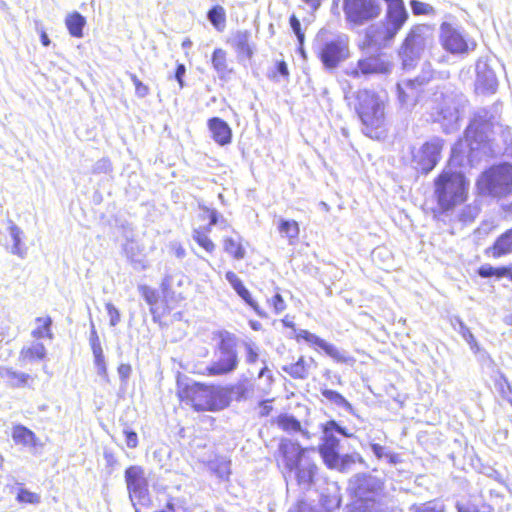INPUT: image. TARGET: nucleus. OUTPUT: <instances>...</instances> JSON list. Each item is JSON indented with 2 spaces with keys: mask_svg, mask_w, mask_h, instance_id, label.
I'll return each mask as SVG.
<instances>
[{
  "mask_svg": "<svg viewBox=\"0 0 512 512\" xmlns=\"http://www.w3.org/2000/svg\"><path fill=\"white\" fill-rule=\"evenodd\" d=\"M512 141L510 129L487 110L479 111L465 131V137L452 148L450 167L474 166L500 152V142Z\"/></svg>",
  "mask_w": 512,
  "mask_h": 512,
  "instance_id": "f257e3e1",
  "label": "nucleus"
},
{
  "mask_svg": "<svg viewBox=\"0 0 512 512\" xmlns=\"http://www.w3.org/2000/svg\"><path fill=\"white\" fill-rule=\"evenodd\" d=\"M314 452V448H303L291 439H281L279 453L285 478L294 473L298 485L304 489L309 488L317 470L316 464L309 456V453Z\"/></svg>",
  "mask_w": 512,
  "mask_h": 512,
  "instance_id": "f03ea898",
  "label": "nucleus"
},
{
  "mask_svg": "<svg viewBox=\"0 0 512 512\" xmlns=\"http://www.w3.org/2000/svg\"><path fill=\"white\" fill-rule=\"evenodd\" d=\"M355 110L362 122L364 134L380 139L386 126L383 100L372 91L360 90L356 94Z\"/></svg>",
  "mask_w": 512,
  "mask_h": 512,
  "instance_id": "7ed1b4c3",
  "label": "nucleus"
},
{
  "mask_svg": "<svg viewBox=\"0 0 512 512\" xmlns=\"http://www.w3.org/2000/svg\"><path fill=\"white\" fill-rule=\"evenodd\" d=\"M477 188L481 195L506 197L512 193V165L503 163L484 171L477 180Z\"/></svg>",
  "mask_w": 512,
  "mask_h": 512,
  "instance_id": "20e7f679",
  "label": "nucleus"
},
{
  "mask_svg": "<svg viewBox=\"0 0 512 512\" xmlns=\"http://www.w3.org/2000/svg\"><path fill=\"white\" fill-rule=\"evenodd\" d=\"M435 186L438 203L443 210H448L465 200L466 181L459 171H443L435 181Z\"/></svg>",
  "mask_w": 512,
  "mask_h": 512,
  "instance_id": "39448f33",
  "label": "nucleus"
},
{
  "mask_svg": "<svg viewBox=\"0 0 512 512\" xmlns=\"http://www.w3.org/2000/svg\"><path fill=\"white\" fill-rule=\"evenodd\" d=\"M433 41V30L429 26L418 25L413 27L399 51L403 67L405 69L412 68L420 59L424 50L432 46Z\"/></svg>",
  "mask_w": 512,
  "mask_h": 512,
  "instance_id": "423d86ee",
  "label": "nucleus"
},
{
  "mask_svg": "<svg viewBox=\"0 0 512 512\" xmlns=\"http://www.w3.org/2000/svg\"><path fill=\"white\" fill-rule=\"evenodd\" d=\"M238 366L236 338L228 333L220 334V343L215 352V360L206 367L210 376H222L233 372Z\"/></svg>",
  "mask_w": 512,
  "mask_h": 512,
  "instance_id": "0eeeda50",
  "label": "nucleus"
},
{
  "mask_svg": "<svg viewBox=\"0 0 512 512\" xmlns=\"http://www.w3.org/2000/svg\"><path fill=\"white\" fill-rule=\"evenodd\" d=\"M434 102L437 103L436 118L442 124L446 133H450L459 127L462 109L464 108L465 99L458 94H435Z\"/></svg>",
  "mask_w": 512,
  "mask_h": 512,
  "instance_id": "6e6552de",
  "label": "nucleus"
},
{
  "mask_svg": "<svg viewBox=\"0 0 512 512\" xmlns=\"http://www.w3.org/2000/svg\"><path fill=\"white\" fill-rule=\"evenodd\" d=\"M322 431V444L319 447V452L324 463L329 468H336L339 465V439L335 436V432L345 437H352V433L347 432L346 429L339 426L333 420L325 423L322 427Z\"/></svg>",
  "mask_w": 512,
  "mask_h": 512,
  "instance_id": "1a4fd4ad",
  "label": "nucleus"
},
{
  "mask_svg": "<svg viewBox=\"0 0 512 512\" xmlns=\"http://www.w3.org/2000/svg\"><path fill=\"white\" fill-rule=\"evenodd\" d=\"M349 56V38L345 34L337 35L334 39L327 41L320 52L321 61L328 69L336 68Z\"/></svg>",
  "mask_w": 512,
  "mask_h": 512,
  "instance_id": "9d476101",
  "label": "nucleus"
},
{
  "mask_svg": "<svg viewBox=\"0 0 512 512\" xmlns=\"http://www.w3.org/2000/svg\"><path fill=\"white\" fill-rule=\"evenodd\" d=\"M440 40L443 48L452 54H466L476 47L473 40L466 36L457 28L448 23L441 25Z\"/></svg>",
  "mask_w": 512,
  "mask_h": 512,
  "instance_id": "9b49d317",
  "label": "nucleus"
},
{
  "mask_svg": "<svg viewBox=\"0 0 512 512\" xmlns=\"http://www.w3.org/2000/svg\"><path fill=\"white\" fill-rule=\"evenodd\" d=\"M442 148L443 141L435 137L414 149L412 155L416 168L424 173L431 171L439 161Z\"/></svg>",
  "mask_w": 512,
  "mask_h": 512,
  "instance_id": "f8f14e48",
  "label": "nucleus"
},
{
  "mask_svg": "<svg viewBox=\"0 0 512 512\" xmlns=\"http://www.w3.org/2000/svg\"><path fill=\"white\" fill-rule=\"evenodd\" d=\"M392 62L385 54H376L360 59L357 67L346 70V74L351 77L359 75L370 76L374 74H388L392 70Z\"/></svg>",
  "mask_w": 512,
  "mask_h": 512,
  "instance_id": "ddd939ff",
  "label": "nucleus"
},
{
  "mask_svg": "<svg viewBox=\"0 0 512 512\" xmlns=\"http://www.w3.org/2000/svg\"><path fill=\"white\" fill-rule=\"evenodd\" d=\"M125 479L131 500H136L142 506H149L151 500L142 468L138 466L129 467L125 472Z\"/></svg>",
  "mask_w": 512,
  "mask_h": 512,
  "instance_id": "4468645a",
  "label": "nucleus"
},
{
  "mask_svg": "<svg viewBox=\"0 0 512 512\" xmlns=\"http://www.w3.org/2000/svg\"><path fill=\"white\" fill-rule=\"evenodd\" d=\"M181 401L191 405L197 411H210L211 392L209 386L199 383L187 385L178 392Z\"/></svg>",
  "mask_w": 512,
  "mask_h": 512,
  "instance_id": "2eb2a0df",
  "label": "nucleus"
},
{
  "mask_svg": "<svg viewBox=\"0 0 512 512\" xmlns=\"http://www.w3.org/2000/svg\"><path fill=\"white\" fill-rule=\"evenodd\" d=\"M344 11L348 21L354 24L377 17L381 8L376 2H345Z\"/></svg>",
  "mask_w": 512,
  "mask_h": 512,
  "instance_id": "dca6fc26",
  "label": "nucleus"
},
{
  "mask_svg": "<svg viewBox=\"0 0 512 512\" xmlns=\"http://www.w3.org/2000/svg\"><path fill=\"white\" fill-rule=\"evenodd\" d=\"M350 487L354 491L356 497L359 498L358 502L370 504L368 492H375L381 489V483L378 479L368 475H355L350 480Z\"/></svg>",
  "mask_w": 512,
  "mask_h": 512,
  "instance_id": "f3484780",
  "label": "nucleus"
},
{
  "mask_svg": "<svg viewBox=\"0 0 512 512\" xmlns=\"http://www.w3.org/2000/svg\"><path fill=\"white\" fill-rule=\"evenodd\" d=\"M476 86L485 92H495L497 88V78L493 70L490 69L489 65L482 60L476 63Z\"/></svg>",
  "mask_w": 512,
  "mask_h": 512,
  "instance_id": "a211bd4d",
  "label": "nucleus"
},
{
  "mask_svg": "<svg viewBox=\"0 0 512 512\" xmlns=\"http://www.w3.org/2000/svg\"><path fill=\"white\" fill-rule=\"evenodd\" d=\"M310 345L318 346L321 348L329 357L340 363L353 362V358L350 357L345 351L339 350L333 344L326 342L317 335L311 333L306 341Z\"/></svg>",
  "mask_w": 512,
  "mask_h": 512,
  "instance_id": "6ab92c4d",
  "label": "nucleus"
},
{
  "mask_svg": "<svg viewBox=\"0 0 512 512\" xmlns=\"http://www.w3.org/2000/svg\"><path fill=\"white\" fill-rule=\"evenodd\" d=\"M408 18L403 2H388L387 20L392 28L389 35H396Z\"/></svg>",
  "mask_w": 512,
  "mask_h": 512,
  "instance_id": "aec40b11",
  "label": "nucleus"
},
{
  "mask_svg": "<svg viewBox=\"0 0 512 512\" xmlns=\"http://www.w3.org/2000/svg\"><path fill=\"white\" fill-rule=\"evenodd\" d=\"M392 32V28L387 24L371 26L366 31V44L368 46L374 45L376 47H385L390 41L394 39L396 35H389Z\"/></svg>",
  "mask_w": 512,
  "mask_h": 512,
  "instance_id": "412c9836",
  "label": "nucleus"
},
{
  "mask_svg": "<svg viewBox=\"0 0 512 512\" xmlns=\"http://www.w3.org/2000/svg\"><path fill=\"white\" fill-rule=\"evenodd\" d=\"M208 127L212 138L219 145L224 146L231 142L232 131L224 120L217 117L212 118L208 122Z\"/></svg>",
  "mask_w": 512,
  "mask_h": 512,
  "instance_id": "4be33fe9",
  "label": "nucleus"
},
{
  "mask_svg": "<svg viewBox=\"0 0 512 512\" xmlns=\"http://www.w3.org/2000/svg\"><path fill=\"white\" fill-rule=\"evenodd\" d=\"M232 44L235 47L240 58L250 59L253 55V47L250 44V33L247 31H238L232 38Z\"/></svg>",
  "mask_w": 512,
  "mask_h": 512,
  "instance_id": "5701e85b",
  "label": "nucleus"
},
{
  "mask_svg": "<svg viewBox=\"0 0 512 512\" xmlns=\"http://www.w3.org/2000/svg\"><path fill=\"white\" fill-rule=\"evenodd\" d=\"M13 441L25 447H35L38 444V439L33 431L22 425H17L12 430Z\"/></svg>",
  "mask_w": 512,
  "mask_h": 512,
  "instance_id": "b1692460",
  "label": "nucleus"
},
{
  "mask_svg": "<svg viewBox=\"0 0 512 512\" xmlns=\"http://www.w3.org/2000/svg\"><path fill=\"white\" fill-rule=\"evenodd\" d=\"M490 251L494 258L512 253V228L496 239Z\"/></svg>",
  "mask_w": 512,
  "mask_h": 512,
  "instance_id": "393cba45",
  "label": "nucleus"
},
{
  "mask_svg": "<svg viewBox=\"0 0 512 512\" xmlns=\"http://www.w3.org/2000/svg\"><path fill=\"white\" fill-rule=\"evenodd\" d=\"M65 25L71 36L81 38L83 37V28L86 25V19L80 13L72 12L66 16Z\"/></svg>",
  "mask_w": 512,
  "mask_h": 512,
  "instance_id": "a878e982",
  "label": "nucleus"
},
{
  "mask_svg": "<svg viewBox=\"0 0 512 512\" xmlns=\"http://www.w3.org/2000/svg\"><path fill=\"white\" fill-rule=\"evenodd\" d=\"M277 423L279 427L287 433L292 434L299 432L306 439L311 438V434L307 430L302 429L300 422L293 416L281 415L279 416Z\"/></svg>",
  "mask_w": 512,
  "mask_h": 512,
  "instance_id": "bb28decb",
  "label": "nucleus"
},
{
  "mask_svg": "<svg viewBox=\"0 0 512 512\" xmlns=\"http://www.w3.org/2000/svg\"><path fill=\"white\" fill-rule=\"evenodd\" d=\"M398 98L402 105H408L417 96L416 81L407 80L397 84Z\"/></svg>",
  "mask_w": 512,
  "mask_h": 512,
  "instance_id": "cd10ccee",
  "label": "nucleus"
},
{
  "mask_svg": "<svg viewBox=\"0 0 512 512\" xmlns=\"http://www.w3.org/2000/svg\"><path fill=\"white\" fill-rule=\"evenodd\" d=\"M211 392L210 411L222 410L229 404L228 392L221 387H209Z\"/></svg>",
  "mask_w": 512,
  "mask_h": 512,
  "instance_id": "c85d7f7f",
  "label": "nucleus"
},
{
  "mask_svg": "<svg viewBox=\"0 0 512 512\" xmlns=\"http://www.w3.org/2000/svg\"><path fill=\"white\" fill-rule=\"evenodd\" d=\"M278 230L282 237H285L289 240L290 244L295 243L300 232L299 225L295 220L280 219Z\"/></svg>",
  "mask_w": 512,
  "mask_h": 512,
  "instance_id": "c756f323",
  "label": "nucleus"
},
{
  "mask_svg": "<svg viewBox=\"0 0 512 512\" xmlns=\"http://www.w3.org/2000/svg\"><path fill=\"white\" fill-rule=\"evenodd\" d=\"M46 356V348L42 343L36 342L29 347L22 348L20 352V359L22 361L31 362L34 360H41Z\"/></svg>",
  "mask_w": 512,
  "mask_h": 512,
  "instance_id": "7c9ffc66",
  "label": "nucleus"
},
{
  "mask_svg": "<svg viewBox=\"0 0 512 512\" xmlns=\"http://www.w3.org/2000/svg\"><path fill=\"white\" fill-rule=\"evenodd\" d=\"M36 327L32 330L31 335L36 339L49 338L52 339L51 332L52 319L50 317H38L35 320Z\"/></svg>",
  "mask_w": 512,
  "mask_h": 512,
  "instance_id": "2f4dec72",
  "label": "nucleus"
},
{
  "mask_svg": "<svg viewBox=\"0 0 512 512\" xmlns=\"http://www.w3.org/2000/svg\"><path fill=\"white\" fill-rule=\"evenodd\" d=\"M284 370L293 378L305 379L309 373V364L304 357H300L296 363L284 367Z\"/></svg>",
  "mask_w": 512,
  "mask_h": 512,
  "instance_id": "473e14b6",
  "label": "nucleus"
},
{
  "mask_svg": "<svg viewBox=\"0 0 512 512\" xmlns=\"http://www.w3.org/2000/svg\"><path fill=\"white\" fill-rule=\"evenodd\" d=\"M212 65L220 77H225L230 72L226 61V52L223 49L218 48L214 50Z\"/></svg>",
  "mask_w": 512,
  "mask_h": 512,
  "instance_id": "72a5a7b5",
  "label": "nucleus"
},
{
  "mask_svg": "<svg viewBox=\"0 0 512 512\" xmlns=\"http://www.w3.org/2000/svg\"><path fill=\"white\" fill-rule=\"evenodd\" d=\"M208 19L211 24L218 30L223 31L226 27V12L220 5L214 6L208 12Z\"/></svg>",
  "mask_w": 512,
  "mask_h": 512,
  "instance_id": "f704fd0d",
  "label": "nucleus"
},
{
  "mask_svg": "<svg viewBox=\"0 0 512 512\" xmlns=\"http://www.w3.org/2000/svg\"><path fill=\"white\" fill-rule=\"evenodd\" d=\"M192 238L206 252H208V253L214 252L216 246L213 243V241L209 238L207 233L201 231L200 229H194Z\"/></svg>",
  "mask_w": 512,
  "mask_h": 512,
  "instance_id": "c9c22d12",
  "label": "nucleus"
},
{
  "mask_svg": "<svg viewBox=\"0 0 512 512\" xmlns=\"http://www.w3.org/2000/svg\"><path fill=\"white\" fill-rule=\"evenodd\" d=\"M224 250L232 255L235 259H243L245 257V249L240 242L233 238L224 239Z\"/></svg>",
  "mask_w": 512,
  "mask_h": 512,
  "instance_id": "e433bc0d",
  "label": "nucleus"
},
{
  "mask_svg": "<svg viewBox=\"0 0 512 512\" xmlns=\"http://www.w3.org/2000/svg\"><path fill=\"white\" fill-rule=\"evenodd\" d=\"M455 322L458 324L459 328L458 333L462 336V338L469 344L470 348L474 351H478L479 347L477 341L470 331V329L464 324V322L459 318H455Z\"/></svg>",
  "mask_w": 512,
  "mask_h": 512,
  "instance_id": "4c0bfd02",
  "label": "nucleus"
},
{
  "mask_svg": "<svg viewBox=\"0 0 512 512\" xmlns=\"http://www.w3.org/2000/svg\"><path fill=\"white\" fill-rule=\"evenodd\" d=\"M322 395L324 398L334 403L339 407H343L345 409H351V404L337 391L331 389L322 390Z\"/></svg>",
  "mask_w": 512,
  "mask_h": 512,
  "instance_id": "58836bf2",
  "label": "nucleus"
},
{
  "mask_svg": "<svg viewBox=\"0 0 512 512\" xmlns=\"http://www.w3.org/2000/svg\"><path fill=\"white\" fill-rule=\"evenodd\" d=\"M509 268L507 267H500V268H494L490 265H483L479 268V275L483 278L496 276L498 278L507 276L509 274Z\"/></svg>",
  "mask_w": 512,
  "mask_h": 512,
  "instance_id": "ea45409f",
  "label": "nucleus"
},
{
  "mask_svg": "<svg viewBox=\"0 0 512 512\" xmlns=\"http://www.w3.org/2000/svg\"><path fill=\"white\" fill-rule=\"evenodd\" d=\"M94 356V365L96 367L97 374L108 381L107 366L103 353V349L92 351Z\"/></svg>",
  "mask_w": 512,
  "mask_h": 512,
  "instance_id": "a19ab883",
  "label": "nucleus"
},
{
  "mask_svg": "<svg viewBox=\"0 0 512 512\" xmlns=\"http://www.w3.org/2000/svg\"><path fill=\"white\" fill-rule=\"evenodd\" d=\"M5 376L11 380L12 384L15 386H25L30 378L26 373L13 371L11 369H6Z\"/></svg>",
  "mask_w": 512,
  "mask_h": 512,
  "instance_id": "79ce46f5",
  "label": "nucleus"
},
{
  "mask_svg": "<svg viewBox=\"0 0 512 512\" xmlns=\"http://www.w3.org/2000/svg\"><path fill=\"white\" fill-rule=\"evenodd\" d=\"M411 512H444V507L441 503L430 501L421 505H413L410 508Z\"/></svg>",
  "mask_w": 512,
  "mask_h": 512,
  "instance_id": "37998d69",
  "label": "nucleus"
},
{
  "mask_svg": "<svg viewBox=\"0 0 512 512\" xmlns=\"http://www.w3.org/2000/svg\"><path fill=\"white\" fill-rule=\"evenodd\" d=\"M17 500L21 503L39 504L41 497L39 494L31 492L27 489H20L17 494Z\"/></svg>",
  "mask_w": 512,
  "mask_h": 512,
  "instance_id": "c03bdc74",
  "label": "nucleus"
},
{
  "mask_svg": "<svg viewBox=\"0 0 512 512\" xmlns=\"http://www.w3.org/2000/svg\"><path fill=\"white\" fill-rule=\"evenodd\" d=\"M458 512H491L490 506L481 505L480 507L474 503H458L457 504Z\"/></svg>",
  "mask_w": 512,
  "mask_h": 512,
  "instance_id": "a18cd8bd",
  "label": "nucleus"
},
{
  "mask_svg": "<svg viewBox=\"0 0 512 512\" xmlns=\"http://www.w3.org/2000/svg\"><path fill=\"white\" fill-rule=\"evenodd\" d=\"M212 469L215 471L219 478L225 479L230 475V461L221 459L213 464Z\"/></svg>",
  "mask_w": 512,
  "mask_h": 512,
  "instance_id": "49530a36",
  "label": "nucleus"
},
{
  "mask_svg": "<svg viewBox=\"0 0 512 512\" xmlns=\"http://www.w3.org/2000/svg\"><path fill=\"white\" fill-rule=\"evenodd\" d=\"M348 512H381V510L375 506L374 502L364 503V502H355L350 506Z\"/></svg>",
  "mask_w": 512,
  "mask_h": 512,
  "instance_id": "de8ad7c7",
  "label": "nucleus"
},
{
  "mask_svg": "<svg viewBox=\"0 0 512 512\" xmlns=\"http://www.w3.org/2000/svg\"><path fill=\"white\" fill-rule=\"evenodd\" d=\"M290 25H291L293 32L297 36V39H298L300 45H302L304 42V33L301 30L299 16H297L296 14H292L290 17Z\"/></svg>",
  "mask_w": 512,
  "mask_h": 512,
  "instance_id": "09e8293b",
  "label": "nucleus"
},
{
  "mask_svg": "<svg viewBox=\"0 0 512 512\" xmlns=\"http://www.w3.org/2000/svg\"><path fill=\"white\" fill-rule=\"evenodd\" d=\"M130 79L135 86V92L138 97L144 98L149 94L148 86L143 84L135 74H131Z\"/></svg>",
  "mask_w": 512,
  "mask_h": 512,
  "instance_id": "8fccbe9b",
  "label": "nucleus"
},
{
  "mask_svg": "<svg viewBox=\"0 0 512 512\" xmlns=\"http://www.w3.org/2000/svg\"><path fill=\"white\" fill-rule=\"evenodd\" d=\"M139 291L148 304L153 305L158 301V296L154 289L142 285L139 287Z\"/></svg>",
  "mask_w": 512,
  "mask_h": 512,
  "instance_id": "3c124183",
  "label": "nucleus"
},
{
  "mask_svg": "<svg viewBox=\"0 0 512 512\" xmlns=\"http://www.w3.org/2000/svg\"><path fill=\"white\" fill-rule=\"evenodd\" d=\"M106 310L110 318V325L116 326L121 319L119 310L112 303L106 304Z\"/></svg>",
  "mask_w": 512,
  "mask_h": 512,
  "instance_id": "603ef678",
  "label": "nucleus"
},
{
  "mask_svg": "<svg viewBox=\"0 0 512 512\" xmlns=\"http://www.w3.org/2000/svg\"><path fill=\"white\" fill-rule=\"evenodd\" d=\"M414 14H430L433 12L432 6L427 2H411Z\"/></svg>",
  "mask_w": 512,
  "mask_h": 512,
  "instance_id": "864d4df0",
  "label": "nucleus"
},
{
  "mask_svg": "<svg viewBox=\"0 0 512 512\" xmlns=\"http://www.w3.org/2000/svg\"><path fill=\"white\" fill-rule=\"evenodd\" d=\"M225 278L232 286V288L235 290V292L244 286L241 279L232 271L226 272Z\"/></svg>",
  "mask_w": 512,
  "mask_h": 512,
  "instance_id": "5fc2aeb1",
  "label": "nucleus"
},
{
  "mask_svg": "<svg viewBox=\"0 0 512 512\" xmlns=\"http://www.w3.org/2000/svg\"><path fill=\"white\" fill-rule=\"evenodd\" d=\"M90 346L92 351L101 350L102 346L100 343L99 336L97 334V331L95 329V326L93 323H91V332H90V338H89Z\"/></svg>",
  "mask_w": 512,
  "mask_h": 512,
  "instance_id": "6e6d98bb",
  "label": "nucleus"
},
{
  "mask_svg": "<svg viewBox=\"0 0 512 512\" xmlns=\"http://www.w3.org/2000/svg\"><path fill=\"white\" fill-rule=\"evenodd\" d=\"M9 234L13 240V244L21 245L22 230L15 224L9 226Z\"/></svg>",
  "mask_w": 512,
  "mask_h": 512,
  "instance_id": "4d7b16f0",
  "label": "nucleus"
},
{
  "mask_svg": "<svg viewBox=\"0 0 512 512\" xmlns=\"http://www.w3.org/2000/svg\"><path fill=\"white\" fill-rule=\"evenodd\" d=\"M271 304L273 305L276 313H281L282 311H284L286 309V304H285L282 296L279 293H277L271 299Z\"/></svg>",
  "mask_w": 512,
  "mask_h": 512,
  "instance_id": "13d9d810",
  "label": "nucleus"
},
{
  "mask_svg": "<svg viewBox=\"0 0 512 512\" xmlns=\"http://www.w3.org/2000/svg\"><path fill=\"white\" fill-rule=\"evenodd\" d=\"M245 348H246V360L247 362L249 363H255L258 359V351H257V348L250 344V343H247L245 345Z\"/></svg>",
  "mask_w": 512,
  "mask_h": 512,
  "instance_id": "bf43d9fd",
  "label": "nucleus"
},
{
  "mask_svg": "<svg viewBox=\"0 0 512 512\" xmlns=\"http://www.w3.org/2000/svg\"><path fill=\"white\" fill-rule=\"evenodd\" d=\"M371 450L377 458L380 459L383 457H387L390 459L391 462H394V455L385 453L383 446H381L379 444H372Z\"/></svg>",
  "mask_w": 512,
  "mask_h": 512,
  "instance_id": "052dcab7",
  "label": "nucleus"
},
{
  "mask_svg": "<svg viewBox=\"0 0 512 512\" xmlns=\"http://www.w3.org/2000/svg\"><path fill=\"white\" fill-rule=\"evenodd\" d=\"M247 305H249L255 312L257 315H259L260 317H263L264 316V313L262 312V310L260 309L258 303L252 298L250 292L248 294H246L245 297H243L242 299Z\"/></svg>",
  "mask_w": 512,
  "mask_h": 512,
  "instance_id": "680f3d73",
  "label": "nucleus"
},
{
  "mask_svg": "<svg viewBox=\"0 0 512 512\" xmlns=\"http://www.w3.org/2000/svg\"><path fill=\"white\" fill-rule=\"evenodd\" d=\"M126 436V445L129 448H135L138 444V437L134 431L124 430Z\"/></svg>",
  "mask_w": 512,
  "mask_h": 512,
  "instance_id": "e2e57ef3",
  "label": "nucleus"
},
{
  "mask_svg": "<svg viewBox=\"0 0 512 512\" xmlns=\"http://www.w3.org/2000/svg\"><path fill=\"white\" fill-rule=\"evenodd\" d=\"M185 72H186L185 66L183 64H179L176 69L175 78L178 81L180 88H183V86H184L183 77L185 75Z\"/></svg>",
  "mask_w": 512,
  "mask_h": 512,
  "instance_id": "0e129e2a",
  "label": "nucleus"
},
{
  "mask_svg": "<svg viewBox=\"0 0 512 512\" xmlns=\"http://www.w3.org/2000/svg\"><path fill=\"white\" fill-rule=\"evenodd\" d=\"M131 373V366L129 364H121L118 367V374L121 377V379L125 380L130 376Z\"/></svg>",
  "mask_w": 512,
  "mask_h": 512,
  "instance_id": "69168bd1",
  "label": "nucleus"
},
{
  "mask_svg": "<svg viewBox=\"0 0 512 512\" xmlns=\"http://www.w3.org/2000/svg\"><path fill=\"white\" fill-rule=\"evenodd\" d=\"M310 334L311 332H309L308 330L301 329L298 331L296 335V340L299 341L300 339H303L304 341H307Z\"/></svg>",
  "mask_w": 512,
  "mask_h": 512,
  "instance_id": "338daca9",
  "label": "nucleus"
},
{
  "mask_svg": "<svg viewBox=\"0 0 512 512\" xmlns=\"http://www.w3.org/2000/svg\"><path fill=\"white\" fill-rule=\"evenodd\" d=\"M272 409V407L268 404V401H264L261 403V411H260V414L262 416H266L269 414L270 410Z\"/></svg>",
  "mask_w": 512,
  "mask_h": 512,
  "instance_id": "774afa93",
  "label": "nucleus"
}]
</instances>
